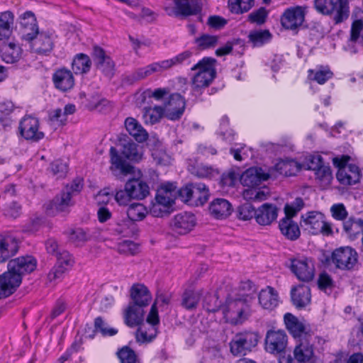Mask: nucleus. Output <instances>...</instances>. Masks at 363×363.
<instances>
[{
    "instance_id": "obj_1",
    "label": "nucleus",
    "mask_w": 363,
    "mask_h": 363,
    "mask_svg": "<svg viewBox=\"0 0 363 363\" xmlns=\"http://www.w3.org/2000/svg\"><path fill=\"white\" fill-rule=\"evenodd\" d=\"M251 303L252 298L249 295L228 298L225 303L221 307L225 321L231 325L244 323L252 313Z\"/></svg>"
},
{
    "instance_id": "obj_2",
    "label": "nucleus",
    "mask_w": 363,
    "mask_h": 363,
    "mask_svg": "<svg viewBox=\"0 0 363 363\" xmlns=\"http://www.w3.org/2000/svg\"><path fill=\"white\" fill-rule=\"evenodd\" d=\"M316 11L325 16H333L335 24H340L350 16L349 0H314Z\"/></svg>"
},
{
    "instance_id": "obj_3",
    "label": "nucleus",
    "mask_w": 363,
    "mask_h": 363,
    "mask_svg": "<svg viewBox=\"0 0 363 363\" xmlns=\"http://www.w3.org/2000/svg\"><path fill=\"white\" fill-rule=\"evenodd\" d=\"M259 339L258 333L255 331L244 330L237 333L229 343L230 351L235 357L245 356L257 345Z\"/></svg>"
},
{
    "instance_id": "obj_4",
    "label": "nucleus",
    "mask_w": 363,
    "mask_h": 363,
    "mask_svg": "<svg viewBox=\"0 0 363 363\" xmlns=\"http://www.w3.org/2000/svg\"><path fill=\"white\" fill-rule=\"evenodd\" d=\"M301 218V226L313 235L328 236L333 234L331 224L326 220L325 215L319 211L308 212L303 214Z\"/></svg>"
},
{
    "instance_id": "obj_5",
    "label": "nucleus",
    "mask_w": 363,
    "mask_h": 363,
    "mask_svg": "<svg viewBox=\"0 0 363 363\" xmlns=\"http://www.w3.org/2000/svg\"><path fill=\"white\" fill-rule=\"evenodd\" d=\"M216 60L204 57L191 67V70H197L192 79V85L195 89L206 87L216 77Z\"/></svg>"
},
{
    "instance_id": "obj_6",
    "label": "nucleus",
    "mask_w": 363,
    "mask_h": 363,
    "mask_svg": "<svg viewBox=\"0 0 363 363\" xmlns=\"http://www.w3.org/2000/svg\"><path fill=\"white\" fill-rule=\"evenodd\" d=\"M174 6L170 0L164 1L163 7L169 16L188 17L200 13L203 4L201 0H174Z\"/></svg>"
},
{
    "instance_id": "obj_7",
    "label": "nucleus",
    "mask_w": 363,
    "mask_h": 363,
    "mask_svg": "<svg viewBox=\"0 0 363 363\" xmlns=\"http://www.w3.org/2000/svg\"><path fill=\"white\" fill-rule=\"evenodd\" d=\"M350 157L342 155L333 158L334 166L339 168L336 177L338 182L343 185H353L359 182L361 174L356 164L347 165Z\"/></svg>"
},
{
    "instance_id": "obj_8",
    "label": "nucleus",
    "mask_w": 363,
    "mask_h": 363,
    "mask_svg": "<svg viewBox=\"0 0 363 363\" xmlns=\"http://www.w3.org/2000/svg\"><path fill=\"white\" fill-rule=\"evenodd\" d=\"M179 197L186 203L203 206L208 199L209 190L203 183H191L179 189Z\"/></svg>"
},
{
    "instance_id": "obj_9",
    "label": "nucleus",
    "mask_w": 363,
    "mask_h": 363,
    "mask_svg": "<svg viewBox=\"0 0 363 363\" xmlns=\"http://www.w3.org/2000/svg\"><path fill=\"white\" fill-rule=\"evenodd\" d=\"M290 269L303 282H309L315 277V265L311 258L298 255L290 259Z\"/></svg>"
},
{
    "instance_id": "obj_10",
    "label": "nucleus",
    "mask_w": 363,
    "mask_h": 363,
    "mask_svg": "<svg viewBox=\"0 0 363 363\" xmlns=\"http://www.w3.org/2000/svg\"><path fill=\"white\" fill-rule=\"evenodd\" d=\"M288 344V337L283 330H267L264 338V350L272 354H281Z\"/></svg>"
},
{
    "instance_id": "obj_11",
    "label": "nucleus",
    "mask_w": 363,
    "mask_h": 363,
    "mask_svg": "<svg viewBox=\"0 0 363 363\" xmlns=\"http://www.w3.org/2000/svg\"><path fill=\"white\" fill-rule=\"evenodd\" d=\"M358 255L350 247H342L335 250L331 255L332 263L341 270H350L357 263Z\"/></svg>"
},
{
    "instance_id": "obj_12",
    "label": "nucleus",
    "mask_w": 363,
    "mask_h": 363,
    "mask_svg": "<svg viewBox=\"0 0 363 363\" xmlns=\"http://www.w3.org/2000/svg\"><path fill=\"white\" fill-rule=\"evenodd\" d=\"M37 267L36 259L31 255L21 256L11 259L8 263V272L14 277L18 275L20 278V284L25 274L33 272Z\"/></svg>"
},
{
    "instance_id": "obj_13",
    "label": "nucleus",
    "mask_w": 363,
    "mask_h": 363,
    "mask_svg": "<svg viewBox=\"0 0 363 363\" xmlns=\"http://www.w3.org/2000/svg\"><path fill=\"white\" fill-rule=\"evenodd\" d=\"M18 129L21 136L26 140L38 142L45 137V133L40 130L38 119L31 116H26L21 119Z\"/></svg>"
},
{
    "instance_id": "obj_14",
    "label": "nucleus",
    "mask_w": 363,
    "mask_h": 363,
    "mask_svg": "<svg viewBox=\"0 0 363 363\" xmlns=\"http://www.w3.org/2000/svg\"><path fill=\"white\" fill-rule=\"evenodd\" d=\"M284 320L286 329L294 338L301 340L303 337H311L312 336L309 325L304 320H299L293 314L286 313L284 316Z\"/></svg>"
},
{
    "instance_id": "obj_15",
    "label": "nucleus",
    "mask_w": 363,
    "mask_h": 363,
    "mask_svg": "<svg viewBox=\"0 0 363 363\" xmlns=\"http://www.w3.org/2000/svg\"><path fill=\"white\" fill-rule=\"evenodd\" d=\"M91 56L98 69L108 77H112L115 71V63L106 51L99 45L93 47Z\"/></svg>"
},
{
    "instance_id": "obj_16",
    "label": "nucleus",
    "mask_w": 363,
    "mask_h": 363,
    "mask_svg": "<svg viewBox=\"0 0 363 363\" xmlns=\"http://www.w3.org/2000/svg\"><path fill=\"white\" fill-rule=\"evenodd\" d=\"M166 118L170 121H178L184 114L186 108L185 99L178 93L169 95L168 101L164 103Z\"/></svg>"
},
{
    "instance_id": "obj_17",
    "label": "nucleus",
    "mask_w": 363,
    "mask_h": 363,
    "mask_svg": "<svg viewBox=\"0 0 363 363\" xmlns=\"http://www.w3.org/2000/svg\"><path fill=\"white\" fill-rule=\"evenodd\" d=\"M55 38L54 33L42 31L29 45L34 52L47 55L53 50Z\"/></svg>"
},
{
    "instance_id": "obj_18",
    "label": "nucleus",
    "mask_w": 363,
    "mask_h": 363,
    "mask_svg": "<svg viewBox=\"0 0 363 363\" xmlns=\"http://www.w3.org/2000/svg\"><path fill=\"white\" fill-rule=\"evenodd\" d=\"M196 224L195 216L191 213L184 212L174 216L171 227L174 231L184 235L191 231Z\"/></svg>"
},
{
    "instance_id": "obj_19",
    "label": "nucleus",
    "mask_w": 363,
    "mask_h": 363,
    "mask_svg": "<svg viewBox=\"0 0 363 363\" xmlns=\"http://www.w3.org/2000/svg\"><path fill=\"white\" fill-rule=\"evenodd\" d=\"M126 213L129 220H123V223H118V227L115 229V230L119 234H124L126 233L128 223H130V221L143 220L147 215L148 211L143 204L134 203L128 207Z\"/></svg>"
},
{
    "instance_id": "obj_20",
    "label": "nucleus",
    "mask_w": 363,
    "mask_h": 363,
    "mask_svg": "<svg viewBox=\"0 0 363 363\" xmlns=\"http://www.w3.org/2000/svg\"><path fill=\"white\" fill-rule=\"evenodd\" d=\"M19 240L13 235H0V263L6 262L17 254Z\"/></svg>"
},
{
    "instance_id": "obj_21",
    "label": "nucleus",
    "mask_w": 363,
    "mask_h": 363,
    "mask_svg": "<svg viewBox=\"0 0 363 363\" xmlns=\"http://www.w3.org/2000/svg\"><path fill=\"white\" fill-rule=\"evenodd\" d=\"M311 337H303L299 340L294 350V359L300 363H306L312 361L315 357L314 347L311 343Z\"/></svg>"
},
{
    "instance_id": "obj_22",
    "label": "nucleus",
    "mask_w": 363,
    "mask_h": 363,
    "mask_svg": "<svg viewBox=\"0 0 363 363\" xmlns=\"http://www.w3.org/2000/svg\"><path fill=\"white\" fill-rule=\"evenodd\" d=\"M304 16V11L300 6L287 9L281 16V25L286 29H296L302 25Z\"/></svg>"
},
{
    "instance_id": "obj_23",
    "label": "nucleus",
    "mask_w": 363,
    "mask_h": 363,
    "mask_svg": "<svg viewBox=\"0 0 363 363\" xmlns=\"http://www.w3.org/2000/svg\"><path fill=\"white\" fill-rule=\"evenodd\" d=\"M269 175L260 167H251L245 170L240 176L241 184L247 187H257L268 179Z\"/></svg>"
},
{
    "instance_id": "obj_24",
    "label": "nucleus",
    "mask_w": 363,
    "mask_h": 363,
    "mask_svg": "<svg viewBox=\"0 0 363 363\" xmlns=\"http://www.w3.org/2000/svg\"><path fill=\"white\" fill-rule=\"evenodd\" d=\"M291 298L293 305L298 309L307 306L311 301V292L308 286L298 284L291 289Z\"/></svg>"
},
{
    "instance_id": "obj_25",
    "label": "nucleus",
    "mask_w": 363,
    "mask_h": 363,
    "mask_svg": "<svg viewBox=\"0 0 363 363\" xmlns=\"http://www.w3.org/2000/svg\"><path fill=\"white\" fill-rule=\"evenodd\" d=\"M54 86L58 90L67 91L74 85V78L72 72L66 68L57 69L52 74Z\"/></svg>"
},
{
    "instance_id": "obj_26",
    "label": "nucleus",
    "mask_w": 363,
    "mask_h": 363,
    "mask_svg": "<svg viewBox=\"0 0 363 363\" xmlns=\"http://www.w3.org/2000/svg\"><path fill=\"white\" fill-rule=\"evenodd\" d=\"M278 216V208L269 203H263L256 210V222L261 225H269Z\"/></svg>"
},
{
    "instance_id": "obj_27",
    "label": "nucleus",
    "mask_w": 363,
    "mask_h": 363,
    "mask_svg": "<svg viewBox=\"0 0 363 363\" xmlns=\"http://www.w3.org/2000/svg\"><path fill=\"white\" fill-rule=\"evenodd\" d=\"M208 210L211 216L214 218L223 220L232 213L233 207L228 200L218 198L210 203Z\"/></svg>"
},
{
    "instance_id": "obj_28",
    "label": "nucleus",
    "mask_w": 363,
    "mask_h": 363,
    "mask_svg": "<svg viewBox=\"0 0 363 363\" xmlns=\"http://www.w3.org/2000/svg\"><path fill=\"white\" fill-rule=\"evenodd\" d=\"M20 286L18 275L13 277L8 271L0 275V299L11 296Z\"/></svg>"
},
{
    "instance_id": "obj_29",
    "label": "nucleus",
    "mask_w": 363,
    "mask_h": 363,
    "mask_svg": "<svg viewBox=\"0 0 363 363\" xmlns=\"http://www.w3.org/2000/svg\"><path fill=\"white\" fill-rule=\"evenodd\" d=\"M258 300L264 309L272 311L279 305V294L273 287L268 286L259 291Z\"/></svg>"
},
{
    "instance_id": "obj_30",
    "label": "nucleus",
    "mask_w": 363,
    "mask_h": 363,
    "mask_svg": "<svg viewBox=\"0 0 363 363\" xmlns=\"http://www.w3.org/2000/svg\"><path fill=\"white\" fill-rule=\"evenodd\" d=\"M125 185V190L133 199H143L150 193L148 184L140 179H129Z\"/></svg>"
},
{
    "instance_id": "obj_31",
    "label": "nucleus",
    "mask_w": 363,
    "mask_h": 363,
    "mask_svg": "<svg viewBox=\"0 0 363 363\" xmlns=\"http://www.w3.org/2000/svg\"><path fill=\"white\" fill-rule=\"evenodd\" d=\"M179 196V190H177L174 183H166L162 184L157 189L155 199L162 201L172 208L175 199Z\"/></svg>"
},
{
    "instance_id": "obj_32",
    "label": "nucleus",
    "mask_w": 363,
    "mask_h": 363,
    "mask_svg": "<svg viewBox=\"0 0 363 363\" xmlns=\"http://www.w3.org/2000/svg\"><path fill=\"white\" fill-rule=\"evenodd\" d=\"M130 297L133 300V304L143 307L149 305L152 296L148 289L141 284H135L130 289Z\"/></svg>"
},
{
    "instance_id": "obj_33",
    "label": "nucleus",
    "mask_w": 363,
    "mask_h": 363,
    "mask_svg": "<svg viewBox=\"0 0 363 363\" xmlns=\"http://www.w3.org/2000/svg\"><path fill=\"white\" fill-rule=\"evenodd\" d=\"M144 308L130 303L124 312V321L129 327H135L141 324L144 320Z\"/></svg>"
},
{
    "instance_id": "obj_34",
    "label": "nucleus",
    "mask_w": 363,
    "mask_h": 363,
    "mask_svg": "<svg viewBox=\"0 0 363 363\" xmlns=\"http://www.w3.org/2000/svg\"><path fill=\"white\" fill-rule=\"evenodd\" d=\"M124 124L126 130L137 142L143 143L147 140V132L135 118L128 117Z\"/></svg>"
},
{
    "instance_id": "obj_35",
    "label": "nucleus",
    "mask_w": 363,
    "mask_h": 363,
    "mask_svg": "<svg viewBox=\"0 0 363 363\" xmlns=\"http://www.w3.org/2000/svg\"><path fill=\"white\" fill-rule=\"evenodd\" d=\"M281 234L290 240H297L301 235L298 224L292 220L291 217L285 216L279 223Z\"/></svg>"
},
{
    "instance_id": "obj_36",
    "label": "nucleus",
    "mask_w": 363,
    "mask_h": 363,
    "mask_svg": "<svg viewBox=\"0 0 363 363\" xmlns=\"http://www.w3.org/2000/svg\"><path fill=\"white\" fill-rule=\"evenodd\" d=\"M166 117L165 108L162 106H146L143 109V119L146 125H155Z\"/></svg>"
},
{
    "instance_id": "obj_37",
    "label": "nucleus",
    "mask_w": 363,
    "mask_h": 363,
    "mask_svg": "<svg viewBox=\"0 0 363 363\" xmlns=\"http://www.w3.org/2000/svg\"><path fill=\"white\" fill-rule=\"evenodd\" d=\"M14 14L11 11L0 13V40H9L13 33Z\"/></svg>"
},
{
    "instance_id": "obj_38",
    "label": "nucleus",
    "mask_w": 363,
    "mask_h": 363,
    "mask_svg": "<svg viewBox=\"0 0 363 363\" xmlns=\"http://www.w3.org/2000/svg\"><path fill=\"white\" fill-rule=\"evenodd\" d=\"M201 296V291L186 289L182 294L181 306L187 311L195 310L200 302Z\"/></svg>"
},
{
    "instance_id": "obj_39",
    "label": "nucleus",
    "mask_w": 363,
    "mask_h": 363,
    "mask_svg": "<svg viewBox=\"0 0 363 363\" xmlns=\"http://www.w3.org/2000/svg\"><path fill=\"white\" fill-rule=\"evenodd\" d=\"M154 74H160L156 62L136 69L126 77V80L129 83H133L134 82L144 79Z\"/></svg>"
},
{
    "instance_id": "obj_40",
    "label": "nucleus",
    "mask_w": 363,
    "mask_h": 363,
    "mask_svg": "<svg viewBox=\"0 0 363 363\" xmlns=\"http://www.w3.org/2000/svg\"><path fill=\"white\" fill-rule=\"evenodd\" d=\"M301 169V164L294 160H284L277 162L275 169L280 174L286 177L294 176Z\"/></svg>"
},
{
    "instance_id": "obj_41",
    "label": "nucleus",
    "mask_w": 363,
    "mask_h": 363,
    "mask_svg": "<svg viewBox=\"0 0 363 363\" xmlns=\"http://www.w3.org/2000/svg\"><path fill=\"white\" fill-rule=\"evenodd\" d=\"M91 67L89 57L84 53L77 54L72 63V69L76 74H86Z\"/></svg>"
},
{
    "instance_id": "obj_42",
    "label": "nucleus",
    "mask_w": 363,
    "mask_h": 363,
    "mask_svg": "<svg viewBox=\"0 0 363 363\" xmlns=\"http://www.w3.org/2000/svg\"><path fill=\"white\" fill-rule=\"evenodd\" d=\"M72 194L69 191V188H65L60 194L56 196L52 201V206L60 212L66 211L68 208L73 205L72 200Z\"/></svg>"
},
{
    "instance_id": "obj_43",
    "label": "nucleus",
    "mask_w": 363,
    "mask_h": 363,
    "mask_svg": "<svg viewBox=\"0 0 363 363\" xmlns=\"http://www.w3.org/2000/svg\"><path fill=\"white\" fill-rule=\"evenodd\" d=\"M345 232L352 239L357 235L363 233V220L362 218H350L343 223Z\"/></svg>"
},
{
    "instance_id": "obj_44",
    "label": "nucleus",
    "mask_w": 363,
    "mask_h": 363,
    "mask_svg": "<svg viewBox=\"0 0 363 363\" xmlns=\"http://www.w3.org/2000/svg\"><path fill=\"white\" fill-rule=\"evenodd\" d=\"M22 54V49L17 45L10 43L4 48L2 59L6 63H15L18 62Z\"/></svg>"
},
{
    "instance_id": "obj_45",
    "label": "nucleus",
    "mask_w": 363,
    "mask_h": 363,
    "mask_svg": "<svg viewBox=\"0 0 363 363\" xmlns=\"http://www.w3.org/2000/svg\"><path fill=\"white\" fill-rule=\"evenodd\" d=\"M157 333V327L153 325L140 326L135 333V338L140 343H147L152 341Z\"/></svg>"
},
{
    "instance_id": "obj_46",
    "label": "nucleus",
    "mask_w": 363,
    "mask_h": 363,
    "mask_svg": "<svg viewBox=\"0 0 363 363\" xmlns=\"http://www.w3.org/2000/svg\"><path fill=\"white\" fill-rule=\"evenodd\" d=\"M111 163L112 167L120 170L123 174H127L132 172V166L126 164L118 155V150L114 147L110 148Z\"/></svg>"
},
{
    "instance_id": "obj_47",
    "label": "nucleus",
    "mask_w": 363,
    "mask_h": 363,
    "mask_svg": "<svg viewBox=\"0 0 363 363\" xmlns=\"http://www.w3.org/2000/svg\"><path fill=\"white\" fill-rule=\"evenodd\" d=\"M254 4V0H228V8L231 13L235 14H242L249 11Z\"/></svg>"
},
{
    "instance_id": "obj_48",
    "label": "nucleus",
    "mask_w": 363,
    "mask_h": 363,
    "mask_svg": "<svg viewBox=\"0 0 363 363\" xmlns=\"http://www.w3.org/2000/svg\"><path fill=\"white\" fill-rule=\"evenodd\" d=\"M316 179L318 181L323 189L330 186L333 180V174L330 167L323 165L315 170Z\"/></svg>"
},
{
    "instance_id": "obj_49",
    "label": "nucleus",
    "mask_w": 363,
    "mask_h": 363,
    "mask_svg": "<svg viewBox=\"0 0 363 363\" xmlns=\"http://www.w3.org/2000/svg\"><path fill=\"white\" fill-rule=\"evenodd\" d=\"M308 78L320 84H325L328 79L333 77V72L328 68L321 67L315 70L308 71Z\"/></svg>"
},
{
    "instance_id": "obj_50",
    "label": "nucleus",
    "mask_w": 363,
    "mask_h": 363,
    "mask_svg": "<svg viewBox=\"0 0 363 363\" xmlns=\"http://www.w3.org/2000/svg\"><path fill=\"white\" fill-rule=\"evenodd\" d=\"M248 38L253 47H259L269 41L271 34L266 30H254L250 33Z\"/></svg>"
},
{
    "instance_id": "obj_51",
    "label": "nucleus",
    "mask_w": 363,
    "mask_h": 363,
    "mask_svg": "<svg viewBox=\"0 0 363 363\" xmlns=\"http://www.w3.org/2000/svg\"><path fill=\"white\" fill-rule=\"evenodd\" d=\"M172 210L168 205L155 199L150 208V213L154 217H163L169 215Z\"/></svg>"
},
{
    "instance_id": "obj_52",
    "label": "nucleus",
    "mask_w": 363,
    "mask_h": 363,
    "mask_svg": "<svg viewBox=\"0 0 363 363\" xmlns=\"http://www.w3.org/2000/svg\"><path fill=\"white\" fill-rule=\"evenodd\" d=\"M192 173L198 177L208 179H212L219 175V172L217 169L202 164L194 167Z\"/></svg>"
},
{
    "instance_id": "obj_53",
    "label": "nucleus",
    "mask_w": 363,
    "mask_h": 363,
    "mask_svg": "<svg viewBox=\"0 0 363 363\" xmlns=\"http://www.w3.org/2000/svg\"><path fill=\"white\" fill-rule=\"evenodd\" d=\"M122 153L128 160L134 162L140 161L143 157V154L138 150V146L134 143L125 145Z\"/></svg>"
},
{
    "instance_id": "obj_54",
    "label": "nucleus",
    "mask_w": 363,
    "mask_h": 363,
    "mask_svg": "<svg viewBox=\"0 0 363 363\" xmlns=\"http://www.w3.org/2000/svg\"><path fill=\"white\" fill-rule=\"evenodd\" d=\"M242 197L246 201H262L267 199L265 192L256 187H248L242 192Z\"/></svg>"
},
{
    "instance_id": "obj_55",
    "label": "nucleus",
    "mask_w": 363,
    "mask_h": 363,
    "mask_svg": "<svg viewBox=\"0 0 363 363\" xmlns=\"http://www.w3.org/2000/svg\"><path fill=\"white\" fill-rule=\"evenodd\" d=\"M237 215L240 220H248L255 218L256 210L252 204L245 203L238 207Z\"/></svg>"
},
{
    "instance_id": "obj_56",
    "label": "nucleus",
    "mask_w": 363,
    "mask_h": 363,
    "mask_svg": "<svg viewBox=\"0 0 363 363\" xmlns=\"http://www.w3.org/2000/svg\"><path fill=\"white\" fill-rule=\"evenodd\" d=\"M14 111V105L11 101H5L0 104V122L4 125H8L11 121L9 117Z\"/></svg>"
},
{
    "instance_id": "obj_57",
    "label": "nucleus",
    "mask_w": 363,
    "mask_h": 363,
    "mask_svg": "<svg viewBox=\"0 0 363 363\" xmlns=\"http://www.w3.org/2000/svg\"><path fill=\"white\" fill-rule=\"evenodd\" d=\"M118 356L121 363H140L135 352L127 346L118 351Z\"/></svg>"
},
{
    "instance_id": "obj_58",
    "label": "nucleus",
    "mask_w": 363,
    "mask_h": 363,
    "mask_svg": "<svg viewBox=\"0 0 363 363\" xmlns=\"http://www.w3.org/2000/svg\"><path fill=\"white\" fill-rule=\"evenodd\" d=\"M50 170L57 178H62L65 177L68 171V166L67 162L61 160H57L50 164Z\"/></svg>"
},
{
    "instance_id": "obj_59",
    "label": "nucleus",
    "mask_w": 363,
    "mask_h": 363,
    "mask_svg": "<svg viewBox=\"0 0 363 363\" xmlns=\"http://www.w3.org/2000/svg\"><path fill=\"white\" fill-rule=\"evenodd\" d=\"M267 16V10L264 7H260L250 13L247 16V20L252 23L262 25L266 21Z\"/></svg>"
},
{
    "instance_id": "obj_60",
    "label": "nucleus",
    "mask_w": 363,
    "mask_h": 363,
    "mask_svg": "<svg viewBox=\"0 0 363 363\" xmlns=\"http://www.w3.org/2000/svg\"><path fill=\"white\" fill-rule=\"evenodd\" d=\"M304 206L303 199L300 197L296 198L292 203H286L284 206L285 216L293 218L297 213L302 209Z\"/></svg>"
},
{
    "instance_id": "obj_61",
    "label": "nucleus",
    "mask_w": 363,
    "mask_h": 363,
    "mask_svg": "<svg viewBox=\"0 0 363 363\" xmlns=\"http://www.w3.org/2000/svg\"><path fill=\"white\" fill-rule=\"evenodd\" d=\"M218 38L216 35L203 34L196 39V43L201 49H207L214 47L218 43Z\"/></svg>"
},
{
    "instance_id": "obj_62",
    "label": "nucleus",
    "mask_w": 363,
    "mask_h": 363,
    "mask_svg": "<svg viewBox=\"0 0 363 363\" xmlns=\"http://www.w3.org/2000/svg\"><path fill=\"white\" fill-rule=\"evenodd\" d=\"M359 38H361L360 43L363 46V21L357 20L352 24L350 42L355 43Z\"/></svg>"
},
{
    "instance_id": "obj_63",
    "label": "nucleus",
    "mask_w": 363,
    "mask_h": 363,
    "mask_svg": "<svg viewBox=\"0 0 363 363\" xmlns=\"http://www.w3.org/2000/svg\"><path fill=\"white\" fill-rule=\"evenodd\" d=\"M318 286L321 291L330 294L333 287V281L330 275L325 272H323L319 275Z\"/></svg>"
},
{
    "instance_id": "obj_64",
    "label": "nucleus",
    "mask_w": 363,
    "mask_h": 363,
    "mask_svg": "<svg viewBox=\"0 0 363 363\" xmlns=\"http://www.w3.org/2000/svg\"><path fill=\"white\" fill-rule=\"evenodd\" d=\"M57 263L55 265L62 267L68 269L74 264V259L72 255L66 250H63L57 253Z\"/></svg>"
}]
</instances>
